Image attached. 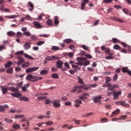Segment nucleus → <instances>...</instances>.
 <instances>
[{"instance_id":"21","label":"nucleus","mask_w":131,"mask_h":131,"mask_svg":"<svg viewBox=\"0 0 131 131\" xmlns=\"http://www.w3.org/2000/svg\"><path fill=\"white\" fill-rule=\"evenodd\" d=\"M25 117V115H16L15 116L14 118L15 119H18V118H24Z\"/></svg>"},{"instance_id":"25","label":"nucleus","mask_w":131,"mask_h":131,"mask_svg":"<svg viewBox=\"0 0 131 131\" xmlns=\"http://www.w3.org/2000/svg\"><path fill=\"white\" fill-rule=\"evenodd\" d=\"M48 71H47L46 70H43L41 71L40 72V74H41V75H47V74H48Z\"/></svg>"},{"instance_id":"23","label":"nucleus","mask_w":131,"mask_h":131,"mask_svg":"<svg viewBox=\"0 0 131 131\" xmlns=\"http://www.w3.org/2000/svg\"><path fill=\"white\" fill-rule=\"evenodd\" d=\"M29 66H30V63L29 62H26L21 66V67L22 68H25L26 67H29Z\"/></svg>"},{"instance_id":"31","label":"nucleus","mask_w":131,"mask_h":131,"mask_svg":"<svg viewBox=\"0 0 131 131\" xmlns=\"http://www.w3.org/2000/svg\"><path fill=\"white\" fill-rule=\"evenodd\" d=\"M25 58H27V59H29V60H33V58L32 57L29 56V55L27 54H24Z\"/></svg>"},{"instance_id":"47","label":"nucleus","mask_w":131,"mask_h":131,"mask_svg":"<svg viewBox=\"0 0 131 131\" xmlns=\"http://www.w3.org/2000/svg\"><path fill=\"white\" fill-rule=\"evenodd\" d=\"M6 111V108L4 107V105H0V112H4Z\"/></svg>"},{"instance_id":"55","label":"nucleus","mask_w":131,"mask_h":131,"mask_svg":"<svg viewBox=\"0 0 131 131\" xmlns=\"http://www.w3.org/2000/svg\"><path fill=\"white\" fill-rule=\"evenodd\" d=\"M105 59L106 60H111V59H113V56H107L105 57Z\"/></svg>"},{"instance_id":"1","label":"nucleus","mask_w":131,"mask_h":131,"mask_svg":"<svg viewBox=\"0 0 131 131\" xmlns=\"http://www.w3.org/2000/svg\"><path fill=\"white\" fill-rule=\"evenodd\" d=\"M1 89L2 91L3 95H6L8 93V91H11L14 93H18V89L15 88V87H6L5 86H1Z\"/></svg>"},{"instance_id":"7","label":"nucleus","mask_w":131,"mask_h":131,"mask_svg":"<svg viewBox=\"0 0 131 131\" xmlns=\"http://www.w3.org/2000/svg\"><path fill=\"white\" fill-rule=\"evenodd\" d=\"M90 96V94L88 93H85L81 95V96H79V99L80 100H88V98L86 97H89Z\"/></svg>"},{"instance_id":"64","label":"nucleus","mask_w":131,"mask_h":131,"mask_svg":"<svg viewBox=\"0 0 131 131\" xmlns=\"http://www.w3.org/2000/svg\"><path fill=\"white\" fill-rule=\"evenodd\" d=\"M32 40H35L37 39V37L36 36H35V35H33L31 37Z\"/></svg>"},{"instance_id":"2","label":"nucleus","mask_w":131,"mask_h":131,"mask_svg":"<svg viewBox=\"0 0 131 131\" xmlns=\"http://www.w3.org/2000/svg\"><path fill=\"white\" fill-rule=\"evenodd\" d=\"M26 79L27 80H29L32 82H34L35 81H38V80H41V79H42V77L29 74L27 76Z\"/></svg>"},{"instance_id":"40","label":"nucleus","mask_w":131,"mask_h":131,"mask_svg":"<svg viewBox=\"0 0 131 131\" xmlns=\"http://www.w3.org/2000/svg\"><path fill=\"white\" fill-rule=\"evenodd\" d=\"M47 25H48L49 26H52L53 25V21L52 20L49 19L47 21Z\"/></svg>"},{"instance_id":"59","label":"nucleus","mask_w":131,"mask_h":131,"mask_svg":"<svg viewBox=\"0 0 131 131\" xmlns=\"http://www.w3.org/2000/svg\"><path fill=\"white\" fill-rule=\"evenodd\" d=\"M65 106H71V102L68 101L64 103Z\"/></svg>"},{"instance_id":"3","label":"nucleus","mask_w":131,"mask_h":131,"mask_svg":"<svg viewBox=\"0 0 131 131\" xmlns=\"http://www.w3.org/2000/svg\"><path fill=\"white\" fill-rule=\"evenodd\" d=\"M60 102H61L60 100H54L51 101V103H52L53 107L55 108H60V107H61V103Z\"/></svg>"},{"instance_id":"6","label":"nucleus","mask_w":131,"mask_h":131,"mask_svg":"<svg viewBox=\"0 0 131 131\" xmlns=\"http://www.w3.org/2000/svg\"><path fill=\"white\" fill-rule=\"evenodd\" d=\"M39 68L35 67V68H31L27 69L26 70V73H31V72H33V71H36V70H38Z\"/></svg>"},{"instance_id":"14","label":"nucleus","mask_w":131,"mask_h":131,"mask_svg":"<svg viewBox=\"0 0 131 131\" xmlns=\"http://www.w3.org/2000/svg\"><path fill=\"white\" fill-rule=\"evenodd\" d=\"M101 100H102V96L94 97V102L95 103H99Z\"/></svg>"},{"instance_id":"29","label":"nucleus","mask_w":131,"mask_h":131,"mask_svg":"<svg viewBox=\"0 0 131 131\" xmlns=\"http://www.w3.org/2000/svg\"><path fill=\"white\" fill-rule=\"evenodd\" d=\"M77 78H78V82L79 83H80V84H83V80H82V79L81 78H80L79 76H78Z\"/></svg>"},{"instance_id":"34","label":"nucleus","mask_w":131,"mask_h":131,"mask_svg":"<svg viewBox=\"0 0 131 131\" xmlns=\"http://www.w3.org/2000/svg\"><path fill=\"white\" fill-rule=\"evenodd\" d=\"M52 78H54V79H58L59 78V75L57 74H53L52 75Z\"/></svg>"},{"instance_id":"33","label":"nucleus","mask_w":131,"mask_h":131,"mask_svg":"<svg viewBox=\"0 0 131 131\" xmlns=\"http://www.w3.org/2000/svg\"><path fill=\"white\" fill-rule=\"evenodd\" d=\"M11 65H12V61H8L7 63L5 64V67L6 68H9V67H10Z\"/></svg>"},{"instance_id":"5","label":"nucleus","mask_w":131,"mask_h":131,"mask_svg":"<svg viewBox=\"0 0 131 131\" xmlns=\"http://www.w3.org/2000/svg\"><path fill=\"white\" fill-rule=\"evenodd\" d=\"M121 95V91H115L113 92V96L114 100H117L119 98V96Z\"/></svg>"},{"instance_id":"51","label":"nucleus","mask_w":131,"mask_h":131,"mask_svg":"<svg viewBox=\"0 0 131 131\" xmlns=\"http://www.w3.org/2000/svg\"><path fill=\"white\" fill-rule=\"evenodd\" d=\"M113 42H114V43H117V42H119V40L116 38H113Z\"/></svg>"},{"instance_id":"18","label":"nucleus","mask_w":131,"mask_h":131,"mask_svg":"<svg viewBox=\"0 0 131 131\" xmlns=\"http://www.w3.org/2000/svg\"><path fill=\"white\" fill-rule=\"evenodd\" d=\"M17 17H19V15H7L5 16V18L7 19H15Z\"/></svg>"},{"instance_id":"16","label":"nucleus","mask_w":131,"mask_h":131,"mask_svg":"<svg viewBox=\"0 0 131 131\" xmlns=\"http://www.w3.org/2000/svg\"><path fill=\"white\" fill-rule=\"evenodd\" d=\"M125 118H126V116L124 115V116H122L120 117V118H114L112 119V121H116V120H120L121 119H125Z\"/></svg>"},{"instance_id":"8","label":"nucleus","mask_w":131,"mask_h":131,"mask_svg":"<svg viewBox=\"0 0 131 131\" xmlns=\"http://www.w3.org/2000/svg\"><path fill=\"white\" fill-rule=\"evenodd\" d=\"M55 59L56 60H58L59 58L55 56H47L45 58V60H46V61H53V60H55Z\"/></svg>"},{"instance_id":"24","label":"nucleus","mask_w":131,"mask_h":131,"mask_svg":"<svg viewBox=\"0 0 131 131\" xmlns=\"http://www.w3.org/2000/svg\"><path fill=\"white\" fill-rule=\"evenodd\" d=\"M20 101H25V102H29V98L27 97H23L19 99Z\"/></svg>"},{"instance_id":"9","label":"nucleus","mask_w":131,"mask_h":131,"mask_svg":"<svg viewBox=\"0 0 131 131\" xmlns=\"http://www.w3.org/2000/svg\"><path fill=\"white\" fill-rule=\"evenodd\" d=\"M89 0H82V3L81 4V10H84L85 9V5L89 4Z\"/></svg>"},{"instance_id":"44","label":"nucleus","mask_w":131,"mask_h":131,"mask_svg":"<svg viewBox=\"0 0 131 131\" xmlns=\"http://www.w3.org/2000/svg\"><path fill=\"white\" fill-rule=\"evenodd\" d=\"M111 80H112V79H111V77H106L105 82H106V83H108V82H110V81H111Z\"/></svg>"},{"instance_id":"28","label":"nucleus","mask_w":131,"mask_h":131,"mask_svg":"<svg viewBox=\"0 0 131 131\" xmlns=\"http://www.w3.org/2000/svg\"><path fill=\"white\" fill-rule=\"evenodd\" d=\"M122 71L124 73H127V72L128 71V68H127V67H123L122 68Z\"/></svg>"},{"instance_id":"46","label":"nucleus","mask_w":131,"mask_h":131,"mask_svg":"<svg viewBox=\"0 0 131 131\" xmlns=\"http://www.w3.org/2000/svg\"><path fill=\"white\" fill-rule=\"evenodd\" d=\"M45 124H46V125H52V124H54V122H53V121H49L48 122H47Z\"/></svg>"},{"instance_id":"62","label":"nucleus","mask_w":131,"mask_h":131,"mask_svg":"<svg viewBox=\"0 0 131 131\" xmlns=\"http://www.w3.org/2000/svg\"><path fill=\"white\" fill-rule=\"evenodd\" d=\"M51 102H52V101H51V100L49 99H47L46 100L45 104H46V105H48V104H50V103H51Z\"/></svg>"},{"instance_id":"50","label":"nucleus","mask_w":131,"mask_h":131,"mask_svg":"<svg viewBox=\"0 0 131 131\" xmlns=\"http://www.w3.org/2000/svg\"><path fill=\"white\" fill-rule=\"evenodd\" d=\"M81 48H82V49H83L85 51H89V47H86V46L85 45H82L81 46Z\"/></svg>"},{"instance_id":"36","label":"nucleus","mask_w":131,"mask_h":131,"mask_svg":"<svg viewBox=\"0 0 131 131\" xmlns=\"http://www.w3.org/2000/svg\"><path fill=\"white\" fill-rule=\"evenodd\" d=\"M114 81H117V79H118V75L117 74H115L113 78Z\"/></svg>"},{"instance_id":"30","label":"nucleus","mask_w":131,"mask_h":131,"mask_svg":"<svg viewBox=\"0 0 131 131\" xmlns=\"http://www.w3.org/2000/svg\"><path fill=\"white\" fill-rule=\"evenodd\" d=\"M51 50L53 51H59V50H60V47L57 46H52Z\"/></svg>"},{"instance_id":"52","label":"nucleus","mask_w":131,"mask_h":131,"mask_svg":"<svg viewBox=\"0 0 131 131\" xmlns=\"http://www.w3.org/2000/svg\"><path fill=\"white\" fill-rule=\"evenodd\" d=\"M4 121L6 122H13V120L8 118H5Z\"/></svg>"},{"instance_id":"39","label":"nucleus","mask_w":131,"mask_h":131,"mask_svg":"<svg viewBox=\"0 0 131 131\" xmlns=\"http://www.w3.org/2000/svg\"><path fill=\"white\" fill-rule=\"evenodd\" d=\"M13 128L15 129H18V128H20V125L17 124H13Z\"/></svg>"},{"instance_id":"20","label":"nucleus","mask_w":131,"mask_h":131,"mask_svg":"<svg viewBox=\"0 0 131 131\" xmlns=\"http://www.w3.org/2000/svg\"><path fill=\"white\" fill-rule=\"evenodd\" d=\"M24 49L27 51V50H29L30 49V44L29 43H26L24 46Z\"/></svg>"},{"instance_id":"53","label":"nucleus","mask_w":131,"mask_h":131,"mask_svg":"<svg viewBox=\"0 0 131 131\" xmlns=\"http://www.w3.org/2000/svg\"><path fill=\"white\" fill-rule=\"evenodd\" d=\"M22 35H23V34L21 33V32H18L17 33L16 36H17V37H21V36H22Z\"/></svg>"},{"instance_id":"45","label":"nucleus","mask_w":131,"mask_h":131,"mask_svg":"<svg viewBox=\"0 0 131 131\" xmlns=\"http://www.w3.org/2000/svg\"><path fill=\"white\" fill-rule=\"evenodd\" d=\"M23 52H24L23 51H21L16 52L15 55L16 56H21L23 55Z\"/></svg>"},{"instance_id":"61","label":"nucleus","mask_w":131,"mask_h":131,"mask_svg":"<svg viewBox=\"0 0 131 131\" xmlns=\"http://www.w3.org/2000/svg\"><path fill=\"white\" fill-rule=\"evenodd\" d=\"M104 75L108 76L111 74V72H105L103 73Z\"/></svg>"},{"instance_id":"26","label":"nucleus","mask_w":131,"mask_h":131,"mask_svg":"<svg viewBox=\"0 0 131 131\" xmlns=\"http://www.w3.org/2000/svg\"><path fill=\"white\" fill-rule=\"evenodd\" d=\"M93 113L90 112V113H87L84 114L82 117H89V116H92L93 115Z\"/></svg>"},{"instance_id":"63","label":"nucleus","mask_w":131,"mask_h":131,"mask_svg":"<svg viewBox=\"0 0 131 131\" xmlns=\"http://www.w3.org/2000/svg\"><path fill=\"white\" fill-rule=\"evenodd\" d=\"M25 18L26 20H30L31 19V17L28 15H26Z\"/></svg>"},{"instance_id":"48","label":"nucleus","mask_w":131,"mask_h":131,"mask_svg":"<svg viewBox=\"0 0 131 131\" xmlns=\"http://www.w3.org/2000/svg\"><path fill=\"white\" fill-rule=\"evenodd\" d=\"M113 2V0H103V3H105V4H110Z\"/></svg>"},{"instance_id":"12","label":"nucleus","mask_w":131,"mask_h":131,"mask_svg":"<svg viewBox=\"0 0 131 131\" xmlns=\"http://www.w3.org/2000/svg\"><path fill=\"white\" fill-rule=\"evenodd\" d=\"M62 65H63V61L59 60V61L56 62V67H57V68H58L59 69H60V68H61Z\"/></svg>"},{"instance_id":"57","label":"nucleus","mask_w":131,"mask_h":131,"mask_svg":"<svg viewBox=\"0 0 131 131\" xmlns=\"http://www.w3.org/2000/svg\"><path fill=\"white\" fill-rule=\"evenodd\" d=\"M101 122L105 123L108 121V120L106 118H103L101 119Z\"/></svg>"},{"instance_id":"56","label":"nucleus","mask_w":131,"mask_h":131,"mask_svg":"<svg viewBox=\"0 0 131 131\" xmlns=\"http://www.w3.org/2000/svg\"><path fill=\"white\" fill-rule=\"evenodd\" d=\"M24 34L26 36H30V33L29 32H24Z\"/></svg>"},{"instance_id":"42","label":"nucleus","mask_w":131,"mask_h":131,"mask_svg":"<svg viewBox=\"0 0 131 131\" xmlns=\"http://www.w3.org/2000/svg\"><path fill=\"white\" fill-rule=\"evenodd\" d=\"M47 99V96H40L37 98V99L39 101H41L42 100H46Z\"/></svg>"},{"instance_id":"58","label":"nucleus","mask_w":131,"mask_h":131,"mask_svg":"<svg viewBox=\"0 0 131 131\" xmlns=\"http://www.w3.org/2000/svg\"><path fill=\"white\" fill-rule=\"evenodd\" d=\"M40 36H42V37H49V36H50L49 34H42V35H40Z\"/></svg>"},{"instance_id":"43","label":"nucleus","mask_w":131,"mask_h":131,"mask_svg":"<svg viewBox=\"0 0 131 131\" xmlns=\"http://www.w3.org/2000/svg\"><path fill=\"white\" fill-rule=\"evenodd\" d=\"M119 112H120V110H119V109H117V110L114 111L112 113V114L113 115H116V114H118V113H119Z\"/></svg>"},{"instance_id":"38","label":"nucleus","mask_w":131,"mask_h":131,"mask_svg":"<svg viewBox=\"0 0 131 131\" xmlns=\"http://www.w3.org/2000/svg\"><path fill=\"white\" fill-rule=\"evenodd\" d=\"M46 41H39L37 43H36L37 46H42V45H45Z\"/></svg>"},{"instance_id":"60","label":"nucleus","mask_w":131,"mask_h":131,"mask_svg":"<svg viewBox=\"0 0 131 131\" xmlns=\"http://www.w3.org/2000/svg\"><path fill=\"white\" fill-rule=\"evenodd\" d=\"M38 119H42V118H46V116L45 115H41L38 116Z\"/></svg>"},{"instance_id":"49","label":"nucleus","mask_w":131,"mask_h":131,"mask_svg":"<svg viewBox=\"0 0 131 131\" xmlns=\"http://www.w3.org/2000/svg\"><path fill=\"white\" fill-rule=\"evenodd\" d=\"M7 73H13V68H10L7 70Z\"/></svg>"},{"instance_id":"27","label":"nucleus","mask_w":131,"mask_h":131,"mask_svg":"<svg viewBox=\"0 0 131 131\" xmlns=\"http://www.w3.org/2000/svg\"><path fill=\"white\" fill-rule=\"evenodd\" d=\"M28 6H29V7H30V8H31V9H30V11L33 10V9H34V7L33 6V4H32V3L29 2Z\"/></svg>"},{"instance_id":"4","label":"nucleus","mask_w":131,"mask_h":131,"mask_svg":"<svg viewBox=\"0 0 131 131\" xmlns=\"http://www.w3.org/2000/svg\"><path fill=\"white\" fill-rule=\"evenodd\" d=\"M107 86H108L107 89V91H112V90L114 89H117L119 88V85L117 84H113L111 85V83H109L108 84L106 85Z\"/></svg>"},{"instance_id":"37","label":"nucleus","mask_w":131,"mask_h":131,"mask_svg":"<svg viewBox=\"0 0 131 131\" xmlns=\"http://www.w3.org/2000/svg\"><path fill=\"white\" fill-rule=\"evenodd\" d=\"M114 49L115 50H121V47L119 46L118 45H115L114 46Z\"/></svg>"},{"instance_id":"22","label":"nucleus","mask_w":131,"mask_h":131,"mask_svg":"<svg viewBox=\"0 0 131 131\" xmlns=\"http://www.w3.org/2000/svg\"><path fill=\"white\" fill-rule=\"evenodd\" d=\"M63 41L64 43H71V42H73V40L71 39H66L63 40Z\"/></svg>"},{"instance_id":"35","label":"nucleus","mask_w":131,"mask_h":131,"mask_svg":"<svg viewBox=\"0 0 131 131\" xmlns=\"http://www.w3.org/2000/svg\"><path fill=\"white\" fill-rule=\"evenodd\" d=\"M54 23L55 25L59 24V20H58V16L54 17Z\"/></svg>"},{"instance_id":"19","label":"nucleus","mask_w":131,"mask_h":131,"mask_svg":"<svg viewBox=\"0 0 131 131\" xmlns=\"http://www.w3.org/2000/svg\"><path fill=\"white\" fill-rule=\"evenodd\" d=\"M121 106H123V107H125L128 108L129 107V104L126 103V102H125L124 101H122Z\"/></svg>"},{"instance_id":"15","label":"nucleus","mask_w":131,"mask_h":131,"mask_svg":"<svg viewBox=\"0 0 131 131\" xmlns=\"http://www.w3.org/2000/svg\"><path fill=\"white\" fill-rule=\"evenodd\" d=\"M11 95L12 97H14V98H20V97H22L21 93H12Z\"/></svg>"},{"instance_id":"32","label":"nucleus","mask_w":131,"mask_h":131,"mask_svg":"<svg viewBox=\"0 0 131 131\" xmlns=\"http://www.w3.org/2000/svg\"><path fill=\"white\" fill-rule=\"evenodd\" d=\"M7 35L8 36H13V35H15V33L12 31H10L7 32Z\"/></svg>"},{"instance_id":"11","label":"nucleus","mask_w":131,"mask_h":131,"mask_svg":"<svg viewBox=\"0 0 131 131\" xmlns=\"http://www.w3.org/2000/svg\"><path fill=\"white\" fill-rule=\"evenodd\" d=\"M34 25L35 26V28H36V29H39L42 27L41 25H40V23L38 21H34Z\"/></svg>"},{"instance_id":"41","label":"nucleus","mask_w":131,"mask_h":131,"mask_svg":"<svg viewBox=\"0 0 131 131\" xmlns=\"http://www.w3.org/2000/svg\"><path fill=\"white\" fill-rule=\"evenodd\" d=\"M123 12L125 13L127 15H128L129 14V10L126 8H124L123 9Z\"/></svg>"},{"instance_id":"54","label":"nucleus","mask_w":131,"mask_h":131,"mask_svg":"<svg viewBox=\"0 0 131 131\" xmlns=\"http://www.w3.org/2000/svg\"><path fill=\"white\" fill-rule=\"evenodd\" d=\"M88 65H90V61H86L83 63V66H88Z\"/></svg>"},{"instance_id":"13","label":"nucleus","mask_w":131,"mask_h":131,"mask_svg":"<svg viewBox=\"0 0 131 131\" xmlns=\"http://www.w3.org/2000/svg\"><path fill=\"white\" fill-rule=\"evenodd\" d=\"M18 59V61L17 62V65H18V66L21 65L23 63H24V62H25V60L23 59L21 57H19Z\"/></svg>"},{"instance_id":"10","label":"nucleus","mask_w":131,"mask_h":131,"mask_svg":"<svg viewBox=\"0 0 131 131\" xmlns=\"http://www.w3.org/2000/svg\"><path fill=\"white\" fill-rule=\"evenodd\" d=\"M74 102H75L74 107H75V108H78L79 107H80V104H82V102H81L80 100L78 99H76L74 100Z\"/></svg>"},{"instance_id":"17","label":"nucleus","mask_w":131,"mask_h":131,"mask_svg":"<svg viewBox=\"0 0 131 131\" xmlns=\"http://www.w3.org/2000/svg\"><path fill=\"white\" fill-rule=\"evenodd\" d=\"M113 20L118 21V22H120V23H124V21L122 20V19H120L119 17H114Z\"/></svg>"}]
</instances>
